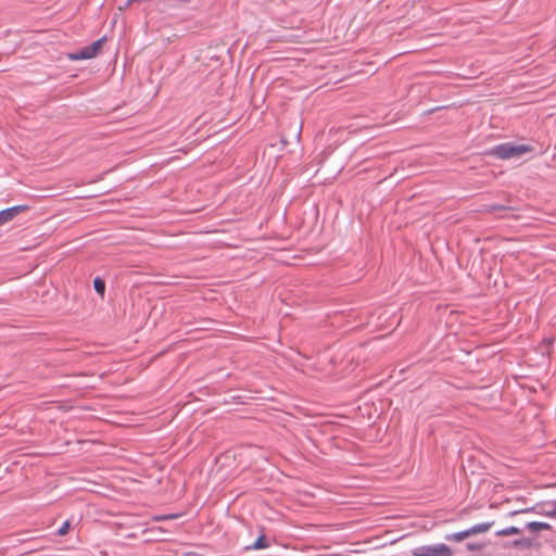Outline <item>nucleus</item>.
<instances>
[{
  "label": "nucleus",
  "instance_id": "obj_16",
  "mask_svg": "<svg viewBox=\"0 0 556 556\" xmlns=\"http://www.w3.org/2000/svg\"><path fill=\"white\" fill-rule=\"evenodd\" d=\"M526 511H528V509H526V510H515V511H511L510 515H516V514L526 513Z\"/></svg>",
  "mask_w": 556,
  "mask_h": 556
},
{
  "label": "nucleus",
  "instance_id": "obj_4",
  "mask_svg": "<svg viewBox=\"0 0 556 556\" xmlns=\"http://www.w3.org/2000/svg\"><path fill=\"white\" fill-rule=\"evenodd\" d=\"M493 523H494L493 521L477 523V525L468 528V530H469L470 535L473 536V535H477L480 533L488 532L491 529V527L493 526Z\"/></svg>",
  "mask_w": 556,
  "mask_h": 556
},
{
  "label": "nucleus",
  "instance_id": "obj_1",
  "mask_svg": "<svg viewBox=\"0 0 556 556\" xmlns=\"http://www.w3.org/2000/svg\"><path fill=\"white\" fill-rule=\"evenodd\" d=\"M532 151L533 147L530 144H516L513 142H505L491 148L488 151V155L497 157L500 160H509Z\"/></svg>",
  "mask_w": 556,
  "mask_h": 556
},
{
  "label": "nucleus",
  "instance_id": "obj_14",
  "mask_svg": "<svg viewBox=\"0 0 556 556\" xmlns=\"http://www.w3.org/2000/svg\"><path fill=\"white\" fill-rule=\"evenodd\" d=\"M8 223V219L3 213V211H0V226L4 225Z\"/></svg>",
  "mask_w": 556,
  "mask_h": 556
},
{
  "label": "nucleus",
  "instance_id": "obj_6",
  "mask_svg": "<svg viewBox=\"0 0 556 556\" xmlns=\"http://www.w3.org/2000/svg\"><path fill=\"white\" fill-rule=\"evenodd\" d=\"M471 536L470 533H469V530L466 529V530H463V531H459V532H454V533H450V534H446L445 535V540L446 541H452V542H462L463 540L467 539Z\"/></svg>",
  "mask_w": 556,
  "mask_h": 556
},
{
  "label": "nucleus",
  "instance_id": "obj_2",
  "mask_svg": "<svg viewBox=\"0 0 556 556\" xmlns=\"http://www.w3.org/2000/svg\"><path fill=\"white\" fill-rule=\"evenodd\" d=\"M413 556H452L451 548L443 544L422 545L412 551Z\"/></svg>",
  "mask_w": 556,
  "mask_h": 556
},
{
  "label": "nucleus",
  "instance_id": "obj_5",
  "mask_svg": "<svg viewBox=\"0 0 556 556\" xmlns=\"http://www.w3.org/2000/svg\"><path fill=\"white\" fill-rule=\"evenodd\" d=\"M28 208L27 205H15L5 210H2L8 222L12 220L18 213H22Z\"/></svg>",
  "mask_w": 556,
  "mask_h": 556
},
{
  "label": "nucleus",
  "instance_id": "obj_7",
  "mask_svg": "<svg viewBox=\"0 0 556 556\" xmlns=\"http://www.w3.org/2000/svg\"><path fill=\"white\" fill-rule=\"evenodd\" d=\"M527 528L531 531V532H540L542 530H549L551 529V526L547 523V522H542V521H531V522H528L527 523Z\"/></svg>",
  "mask_w": 556,
  "mask_h": 556
},
{
  "label": "nucleus",
  "instance_id": "obj_11",
  "mask_svg": "<svg viewBox=\"0 0 556 556\" xmlns=\"http://www.w3.org/2000/svg\"><path fill=\"white\" fill-rule=\"evenodd\" d=\"M93 288L97 291V293L103 295L105 291V282L101 278L97 277L93 280Z\"/></svg>",
  "mask_w": 556,
  "mask_h": 556
},
{
  "label": "nucleus",
  "instance_id": "obj_12",
  "mask_svg": "<svg viewBox=\"0 0 556 556\" xmlns=\"http://www.w3.org/2000/svg\"><path fill=\"white\" fill-rule=\"evenodd\" d=\"M70 529V521H65L58 530L59 535H65Z\"/></svg>",
  "mask_w": 556,
  "mask_h": 556
},
{
  "label": "nucleus",
  "instance_id": "obj_8",
  "mask_svg": "<svg viewBox=\"0 0 556 556\" xmlns=\"http://www.w3.org/2000/svg\"><path fill=\"white\" fill-rule=\"evenodd\" d=\"M533 545V541L529 538H521L511 542V546L518 548H530Z\"/></svg>",
  "mask_w": 556,
  "mask_h": 556
},
{
  "label": "nucleus",
  "instance_id": "obj_3",
  "mask_svg": "<svg viewBox=\"0 0 556 556\" xmlns=\"http://www.w3.org/2000/svg\"><path fill=\"white\" fill-rule=\"evenodd\" d=\"M102 45V39H99L91 45L83 48L81 50L70 55L72 60H88L97 55L99 48Z\"/></svg>",
  "mask_w": 556,
  "mask_h": 556
},
{
  "label": "nucleus",
  "instance_id": "obj_9",
  "mask_svg": "<svg viewBox=\"0 0 556 556\" xmlns=\"http://www.w3.org/2000/svg\"><path fill=\"white\" fill-rule=\"evenodd\" d=\"M520 532H521V530L519 528L511 526V527H507L505 529L497 531L496 535L508 536V535H513V534H519Z\"/></svg>",
  "mask_w": 556,
  "mask_h": 556
},
{
  "label": "nucleus",
  "instance_id": "obj_10",
  "mask_svg": "<svg viewBox=\"0 0 556 556\" xmlns=\"http://www.w3.org/2000/svg\"><path fill=\"white\" fill-rule=\"evenodd\" d=\"M269 546V541L265 535H261L256 539V541L251 546L253 549H263Z\"/></svg>",
  "mask_w": 556,
  "mask_h": 556
},
{
  "label": "nucleus",
  "instance_id": "obj_13",
  "mask_svg": "<svg viewBox=\"0 0 556 556\" xmlns=\"http://www.w3.org/2000/svg\"><path fill=\"white\" fill-rule=\"evenodd\" d=\"M467 548H468L469 551H478V549H481V548H482V545L473 544V543H469V544H467Z\"/></svg>",
  "mask_w": 556,
  "mask_h": 556
},
{
  "label": "nucleus",
  "instance_id": "obj_15",
  "mask_svg": "<svg viewBox=\"0 0 556 556\" xmlns=\"http://www.w3.org/2000/svg\"><path fill=\"white\" fill-rule=\"evenodd\" d=\"M173 518H174V516H159L155 519L156 520H165V519H173Z\"/></svg>",
  "mask_w": 556,
  "mask_h": 556
}]
</instances>
